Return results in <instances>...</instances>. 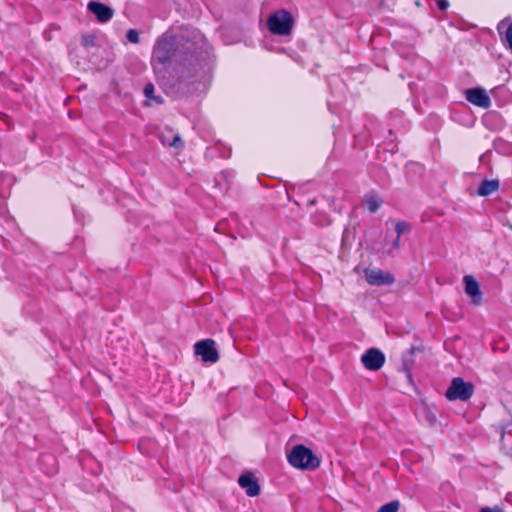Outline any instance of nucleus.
<instances>
[{
  "instance_id": "nucleus-1",
  "label": "nucleus",
  "mask_w": 512,
  "mask_h": 512,
  "mask_svg": "<svg viewBox=\"0 0 512 512\" xmlns=\"http://www.w3.org/2000/svg\"><path fill=\"white\" fill-rule=\"evenodd\" d=\"M178 66L169 76L162 75L163 84L177 94L200 96L209 90L216 66V56L213 48L205 44L194 51L187 50L184 55H178ZM160 77L161 71L154 67Z\"/></svg>"
},
{
  "instance_id": "nucleus-2",
  "label": "nucleus",
  "mask_w": 512,
  "mask_h": 512,
  "mask_svg": "<svg viewBox=\"0 0 512 512\" xmlns=\"http://www.w3.org/2000/svg\"><path fill=\"white\" fill-rule=\"evenodd\" d=\"M187 50L179 48L175 35L165 32L155 42L152 59L163 66L165 69L163 75L169 76V74L174 73V68L180 64L178 55H184Z\"/></svg>"
},
{
  "instance_id": "nucleus-3",
  "label": "nucleus",
  "mask_w": 512,
  "mask_h": 512,
  "mask_svg": "<svg viewBox=\"0 0 512 512\" xmlns=\"http://www.w3.org/2000/svg\"><path fill=\"white\" fill-rule=\"evenodd\" d=\"M287 459L291 466L301 471H314L321 464L320 458L312 449L303 444L293 446L287 454Z\"/></svg>"
},
{
  "instance_id": "nucleus-4",
  "label": "nucleus",
  "mask_w": 512,
  "mask_h": 512,
  "mask_svg": "<svg viewBox=\"0 0 512 512\" xmlns=\"http://www.w3.org/2000/svg\"><path fill=\"white\" fill-rule=\"evenodd\" d=\"M295 25V18L292 13L285 9H277L271 12L266 19L267 30L276 36L287 37L292 34Z\"/></svg>"
},
{
  "instance_id": "nucleus-5",
  "label": "nucleus",
  "mask_w": 512,
  "mask_h": 512,
  "mask_svg": "<svg viewBox=\"0 0 512 512\" xmlns=\"http://www.w3.org/2000/svg\"><path fill=\"white\" fill-rule=\"evenodd\" d=\"M474 391L475 387L471 382L465 381L462 377H454L444 396L449 401L466 402L473 396Z\"/></svg>"
},
{
  "instance_id": "nucleus-6",
  "label": "nucleus",
  "mask_w": 512,
  "mask_h": 512,
  "mask_svg": "<svg viewBox=\"0 0 512 512\" xmlns=\"http://www.w3.org/2000/svg\"><path fill=\"white\" fill-rule=\"evenodd\" d=\"M330 96L327 99V106L331 113L337 114V106L346 97V84L338 75H331L327 79Z\"/></svg>"
},
{
  "instance_id": "nucleus-7",
  "label": "nucleus",
  "mask_w": 512,
  "mask_h": 512,
  "mask_svg": "<svg viewBox=\"0 0 512 512\" xmlns=\"http://www.w3.org/2000/svg\"><path fill=\"white\" fill-rule=\"evenodd\" d=\"M194 353L196 356H199L204 363L214 364L219 360L216 343L211 338L197 341L194 344Z\"/></svg>"
},
{
  "instance_id": "nucleus-8",
  "label": "nucleus",
  "mask_w": 512,
  "mask_h": 512,
  "mask_svg": "<svg viewBox=\"0 0 512 512\" xmlns=\"http://www.w3.org/2000/svg\"><path fill=\"white\" fill-rule=\"evenodd\" d=\"M385 354L376 347L368 348L361 356L363 366L369 371H378L385 364Z\"/></svg>"
},
{
  "instance_id": "nucleus-9",
  "label": "nucleus",
  "mask_w": 512,
  "mask_h": 512,
  "mask_svg": "<svg viewBox=\"0 0 512 512\" xmlns=\"http://www.w3.org/2000/svg\"><path fill=\"white\" fill-rule=\"evenodd\" d=\"M87 10L92 13L98 23L109 22L114 15V9L98 0H90L87 4Z\"/></svg>"
},
{
  "instance_id": "nucleus-10",
  "label": "nucleus",
  "mask_w": 512,
  "mask_h": 512,
  "mask_svg": "<svg viewBox=\"0 0 512 512\" xmlns=\"http://www.w3.org/2000/svg\"><path fill=\"white\" fill-rule=\"evenodd\" d=\"M365 279L372 286H386L394 283L395 278L390 272L377 268H366L364 270Z\"/></svg>"
},
{
  "instance_id": "nucleus-11",
  "label": "nucleus",
  "mask_w": 512,
  "mask_h": 512,
  "mask_svg": "<svg viewBox=\"0 0 512 512\" xmlns=\"http://www.w3.org/2000/svg\"><path fill=\"white\" fill-rule=\"evenodd\" d=\"M238 484L249 497H256L260 494L259 480L252 471L247 470L241 473L238 477Z\"/></svg>"
},
{
  "instance_id": "nucleus-12",
  "label": "nucleus",
  "mask_w": 512,
  "mask_h": 512,
  "mask_svg": "<svg viewBox=\"0 0 512 512\" xmlns=\"http://www.w3.org/2000/svg\"><path fill=\"white\" fill-rule=\"evenodd\" d=\"M464 95L468 102L477 107L487 109L491 106V99L486 90L482 87L468 88L465 90Z\"/></svg>"
},
{
  "instance_id": "nucleus-13",
  "label": "nucleus",
  "mask_w": 512,
  "mask_h": 512,
  "mask_svg": "<svg viewBox=\"0 0 512 512\" xmlns=\"http://www.w3.org/2000/svg\"><path fill=\"white\" fill-rule=\"evenodd\" d=\"M464 291L471 298L474 305H480L483 300V294L479 282L472 275L463 277Z\"/></svg>"
},
{
  "instance_id": "nucleus-14",
  "label": "nucleus",
  "mask_w": 512,
  "mask_h": 512,
  "mask_svg": "<svg viewBox=\"0 0 512 512\" xmlns=\"http://www.w3.org/2000/svg\"><path fill=\"white\" fill-rule=\"evenodd\" d=\"M159 142L169 148L181 149L184 147V141L179 133H174L172 130H169L168 133H160L158 134Z\"/></svg>"
},
{
  "instance_id": "nucleus-15",
  "label": "nucleus",
  "mask_w": 512,
  "mask_h": 512,
  "mask_svg": "<svg viewBox=\"0 0 512 512\" xmlns=\"http://www.w3.org/2000/svg\"><path fill=\"white\" fill-rule=\"evenodd\" d=\"M143 94L145 96L144 106L162 105L165 100L161 95H157L155 86L152 82H147L143 88Z\"/></svg>"
},
{
  "instance_id": "nucleus-16",
  "label": "nucleus",
  "mask_w": 512,
  "mask_h": 512,
  "mask_svg": "<svg viewBox=\"0 0 512 512\" xmlns=\"http://www.w3.org/2000/svg\"><path fill=\"white\" fill-rule=\"evenodd\" d=\"M235 177V171L232 169L222 170L215 177V186L219 187L220 190L227 191L232 185V181Z\"/></svg>"
},
{
  "instance_id": "nucleus-17",
  "label": "nucleus",
  "mask_w": 512,
  "mask_h": 512,
  "mask_svg": "<svg viewBox=\"0 0 512 512\" xmlns=\"http://www.w3.org/2000/svg\"><path fill=\"white\" fill-rule=\"evenodd\" d=\"M500 187V182L497 179H483L478 188L477 195L487 197L492 193L498 191Z\"/></svg>"
},
{
  "instance_id": "nucleus-18",
  "label": "nucleus",
  "mask_w": 512,
  "mask_h": 512,
  "mask_svg": "<svg viewBox=\"0 0 512 512\" xmlns=\"http://www.w3.org/2000/svg\"><path fill=\"white\" fill-rule=\"evenodd\" d=\"M232 151L230 147H227L221 143L214 144L213 146L207 147L205 156L206 157H220L228 159L231 157Z\"/></svg>"
},
{
  "instance_id": "nucleus-19",
  "label": "nucleus",
  "mask_w": 512,
  "mask_h": 512,
  "mask_svg": "<svg viewBox=\"0 0 512 512\" xmlns=\"http://www.w3.org/2000/svg\"><path fill=\"white\" fill-rule=\"evenodd\" d=\"M363 204L371 214H375L381 207L382 200L376 194L370 192L364 195Z\"/></svg>"
},
{
  "instance_id": "nucleus-20",
  "label": "nucleus",
  "mask_w": 512,
  "mask_h": 512,
  "mask_svg": "<svg viewBox=\"0 0 512 512\" xmlns=\"http://www.w3.org/2000/svg\"><path fill=\"white\" fill-rule=\"evenodd\" d=\"M382 134L380 135H375L374 132L370 131L369 134H370V137H371V141H372V144H376L377 146H379L382 142H390L392 143L394 141L393 139V129L392 128H389L387 131H384L382 130Z\"/></svg>"
},
{
  "instance_id": "nucleus-21",
  "label": "nucleus",
  "mask_w": 512,
  "mask_h": 512,
  "mask_svg": "<svg viewBox=\"0 0 512 512\" xmlns=\"http://www.w3.org/2000/svg\"><path fill=\"white\" fill-rule=\"evenodd\" d=\"M400 502L398 500H392L388 503L381 505L377 512H398Z\"/></svg>"
},
{
  "instance_id": "nucleus-22",
  "label": "nucleus",
  "mask_w": 512,
  "mask_h": 512,
  "mask_svg": "<svg viewBox=\"0 0 512 512\" xmlns=\"http://www.w3.org/2000/svg\"><path fill=\"white\" fill-rule=\"evenodd\" d=\"M501 38L504 45L512 52V22L507 26Z\"/></svg>"
},
{
  "instance_id": "nucleus-23",
  "label": "nucleus",
  "mask_w": 512,
  "mask_h": 512,
  "mask_svg": "<svg viewBox=\"0 0 512 512\" xmlns=\"http://www.w3.org/2000/svg\"><path fill=\"white\" fill-rule=\"evenodd\" d=\"M96 40L97 39L94 34H90V33L83 34L81 36V45L86 48L94 47V46H96Z\"/></svg>"
},
{
  "instance_id": "nucleus-24",
  "label": "nucleus",
  "mask_w": 512,
  "mask_h": 512,
  "mask_svg": "<svg viewBox=\"0 0 512 512\" xmlns=\"http://www.w3.org/2000/svg\"><path fill=\"white\" fill-rule=\"evenodd\" d=\"M411 229L410 223L406 221H398L395 225V232L397 236H401L407 232H409Z\"/></svg>"
},
{
  "instance_id": "nucleus-25",
  "label": "nucleus",
  "mask_w": 512,
  "mask_h": 512,
  "mask_svg": "<svg viewBox=\"0 0 512 512\" xmlns=\"http://www.w3.org/2000/svg\"><path fill=\"white\" fill-rule=\"evenodd\" d=\"M126 39L132 44H138L140 42V35L136 29H129L126 32Z\"/></svg>"
},
{
  "instance_id": "nucleus-26",
  "label": "nucleus",
  "mask_w": 512,
  "mask_h": 512,
  "mask_svg": "<svg viewBox=\"0 0 512 512\" xmlns=\"http://www.w3.org/2000/svg\"><path fill=\"white\" fill-rule=\"evenodd\" d=\"M436 7L440 11H446L449 7V1L448 0H435Z\"/></svg>"
},
{
  "instance_id": "nucleus-27",
  "label": "nucleus",
  "mask_w": 512,
  "mask_h": 512,
  "mask_svg": "<svg viewBox=\"0 0 512 512\" xmlns=\"http://www.w3.org/2000/svg\"><path fill=\"white\" fill-rule=\"evenodd\" d=\"M479 512H503L502 508H500L499 506H493V507H490V506H484V507H481Z\"/></svg>"
},
{
  "instance_id": "nucleus-28",
  "label": "nucleus",
  "mask_w": 512,
  "mask_h": 512,
  "mask_svg": "<svg viewBox=\"0 0 512 512\" xmlns=\"http://www.w3.org/2000/svg\"><path fill=\"white\" fill-rule=\"evenodd\" d=\"M505 435L512 436V421L504 427L502 437H504Z\"/></svg>"
},
{
  "instance_id": "nucleus-29",
  "label": "nucleus",
  "mask_w": 512,
  "mask_h": 512,
  "mask_svg": "<svg viewBox=\"0 0 512 512\" xmlns=\"http://www.w3.org/2000/svg\"><path fill=\"white\" fill-rule=\"evenodd\" d=\"M392 245H393V247H394V248H399V245H400V236H397V237L393 240Z\"/></svg>"
},
{
  "instance_id": "nucleus-30",
  "label": "nucleus",
  "mask_w": 512,
  "mask_h": 512,
  "mask_svg": "<svg viewBox=\"0 0 512 512\" xmlns=\"http://www.w3.org/2000/svg\"><path fill=\"white\" fill-rule=\"evenodd\" d=\"M41 459H42V460L47 459V460H50V461L55 462V458H54L53 456H51V455H45V456H42V458H41Z\"/></svg>"
},
{
  "instance_id": "nucleus-31",
  "label": "nucleus",
  "mask_w": 512,
  "mask_h": 512,
  "mask_svg": "<svg viewBox=\"0 0 512 512\" xmlns=\"http://www.w3.org/2000/svg\"><path fill=\"white\" fill-rule=\"evenodd\" d=\"M502 26H503V22H500V23H499V25H498V27H497V29H498V31H499V33H500L501 35H502V31H501Z\"/></svg>"
},
{
  "instance_id": "nucleus-32",
  "label": "nucleus",
  "mask_w": 512,
  "mask_h": 512,
  "mask_svg": "<svg viewBox=\"0 0 512 512\" xmlns=\"http://www.w3.org/2000/svg\"><path fill=\"white\" fill-rule=\"evenodd\" d=\"M316 203V200L315 199H312V200H308V204L309 205H314Z\"/></svg>"
},
{
  "instance_id": "nucleus-33",
  "label": "nucleus",
  "mask_w": 512,
  "mask_h": 512,
  "mask_svg": "<svg viewBox=\"0 0 512 512\" xmlns=\"http://www.w3.org/2000/svg\"><path fill=\"white\" fill-rule=\"evenodd\" d=\"M347 229L344 230V233H343V236H342V243H344L345 241V233H346Z\"/></svg>"
},
{
  "instance_id": "nucleus-34",
  "label": "nucleus",
  "mask_w": 512,
  "mask_h": 512,
  "mask_svg": "<svg viewBox=\"0 0 512 512\" xmlns=\"http://www.w3.org/2000/svg\"><path fill=\"white\" fill-rule=\"evenodd\" d=\"M73 213L75 215V217H77V211H76V208L73 206Z\"/></svg>"
},
{
  "instance_id": "nucleus-35",
  "label": "nucleus",
  "mask_w": 512,
  "mask_h": 512,
  "mask_svg": "<svg viewBox=\"0 0 512 512\" xmlns=\"http://www.w3.org/2000/svg\"><path fill=\"white\" fill-rule=\"evenodd\" d=\"M407 378H408L410 381H412V377H411V374H410L409 372L407 373Z\"/></svg>"
}]
</instances>
